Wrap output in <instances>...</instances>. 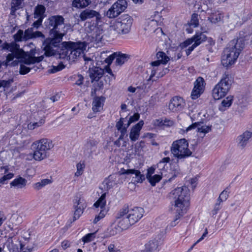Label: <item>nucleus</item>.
<instances>
[{
  "label": "nucleus",
  "instance_id": "nucleus-1",
  "mask_svg": "<svg viewBox=\"0 0 252 252\" xmlns=\"http://www.w3.org/2000/svg\"><path fill=\"white\" fill-rule=\"evenodd\" d=\"M62 39L56 36L45 39L42 43L44 55L50 57L59 54L60 58L74 62L83 54L86 47L84 42H63L60 46Z\"/></svg>",
  "mask_w": 252,
  "mask_h": 252
},
{
  "label": "nucleus",
  "instance_id": "nucleus-2",
  "mask_svg": "<svg viewBox=\"0 0 252 252\" xmlns=\"http://www.w3.org/2000/svg\"><path fill=\"white\" fill-rule=\"evenodd\" d=\"M169 197L173 202L176 213L174 220L170 223L173 227L179 222L178 220L186 213L189 207V189L186 186L177 188L170 193Z\"/></svg>",
  "mask_w": 252,
  "mask_h": 252
},
{
  "label": "nucleus",
  "instance_id": "nucleus-3",
  "mask_svg": "<svg viewBox=\"0 0 252 252\" xmlns=\"http://www.w3.org/2000/svg\"><path fill=\"white\" fill-rule=\"evenodd\" d=\"M250 34L241 31L239 37L229 42L222 56L221 63L224 66L228 67L234 63L250 40Z\"/></svg>",
  "mask_w": 252,
  "mask_h": 252
},
{
  "label": "nucleus",
  "instance_id": "nucleus-4",
  "mask_svg": "<svg viewBox=\"0 0 252 252\" xmlns=\"http://www.w3.org/2000/svg\"><path fill=\"white\" fill-rule=\"evenodd\" d=\"M54 147L52 141L47 138L37 140L32 144L33 150L32 157L36 161H41L49 156V151Z\"/></svg>",
  "mask_w": 252,
  "mask_h": 252
},
{
  "label": "nucleus",
  "instance_id": "nucleus-5",
  "mask_svg": "<svg viewBox=\"0 0 252 252\" xmlns=\"http://www.w3.org/2000/svg\"><path fill=\"white\" fill-rule=\"evenodd\" d=\"M170 149L171 153L177 158L178 162L192 155V152L189 148V143L185 138L174 141Z\"/></svg>",
  "mask_w": 252,
  "mask_h": 252
},
{
  "label": "nucleus",
  "instance_id": "nucleus-6",
  "mask_svg": "<svg viewBox=\"0 0 252 252\" xmlns=\"http://www.w3.org/2000/svg\"><path fill=\"white\" fill-rule=\"evenodd\" d=\"M232 83L231 76L225 73L220 80L215 86L212 90V96L215 99L219 100L224 97L228 93Z\"/></svg>",
  "mask_w": 252,
  "mask_h": 252
},
{
  "label": "nucleus",
  "instance_id": "nucleus-7",
  "mask_svg": "<svg viewBox=\"0 0 252 252\" xmlns=\"http://www.w3.org/2000/svg\"><path fill=\"white\" fill-rule=\"evenodd\" d=\"M48 28L52 36L63 38L66 34L64 31V18L62 16H52L48 18Z\"/></svg>",
  "mask_w": 252,
  "mask_h": 252
},
{
  "label": "nucleus",
  "instance_id": "nucleus-8",
  "mask_svg": "<svg viewBox=\"0 0 252 252\" xmlns=\"http://www.w3.org/2000/svg\"><path fill=\"white\" fill-rule=\"evenodd\" d=\"M133 19L127 14H124L119 18L112 27L119 34H126L130 30Z\"/></svg>",
  "mask_w": 252,
  "mask_h": 252
},
{
  "label": "nucleus",
  "instance_id": "nucleus-9",
  "mask_svg": "<svg viewBox=\"0 0 252 252\" xmlns=\"http://www.w3.org/2000/svg\"><path fill=\"white\" fill-rule=\"evenodd\" d=\"M127 6V3L126 0H118L107 11L105 15L110 19L116 18L124 12Z\"/></svg>",
  "mask_w": 252,
  "mask_h": 252
},
{
  "label": "nucleus",
  "instance_id": "nucleus-10",
  "mask_svg": "<svg viewBox=\"0 0 252 252\" xmlns=\"http://www.w3.org/2000/svg\"><path fill=\"white\" fill-rule=\"evenodd\" d=\"M128 212V206L125 205L120 210L116 217L118 223L123 230L127 229L131 225H133L129 217L126 216V214H127Z\"/></svg>",
  "mask_w": 252,
  "mask_h": 252
},
{
  "label": "nucleus",
  "instance_id": "nucleus-11",
  "mask_svg": "<svg viewBox=\"0 0 252 252\" xmlns=\"http://www.w3.org/2000/svg\"><path fill=\"white\" fill-rule=\"evenodd\" d=\"M43 59V57L42 56L38 57H29L28 58L25 59L24 62V64H21L20 65V74L22 75L26 74L33 69L34 71H36L37 69V67L35 68V66L33 67H28L25 64L31 65L35 63H39Z\"/></svg>",
  "mask_w": 252,
  "mask_h": 252
},
{
  "label": "nucleus",
  "instance_id": "nucleus-12",
  "mask_svg": "<svg viewBox=\"0 0 252 252\" xmlns=\"http://www.w3.org/2000/svg\"><path fill=\"white\" fill-rule=\"evenodd\" d=\"M87 205L85 200L80 197H76L73 201V207L75 211L73 215V221L78 219L82 214Z\"/></svg>",
  "mask_w": 252,
  "mask_h": 252
},
{
  "label": "nucleus",
  "instance_id": "nucleus-13",
  "mask_svg": "<svg viewBox=\"0 0 252 252\" xmlns=\"http://www.w3.org/2000/svg\"><path fill=\"white\" fill-rule=\"evenodd\" d=\"M205 81L202 77H198L194 83V88L191 93V97L193 99L198 98L203 93L205 88Z\"/></svg>",
  "mask_w": 252,
  "mask_h": 252
},
{
  "label": "nucleus",
  "instance_id": "nucleus-14",
  "mask_svg": "<svg viewBox=\"0 0 252 252\" xmlns=\"http://www.w3.org/2000/svg\"><path fill=\"white\" fill-rule=\"evenodd\" d=\"M115 59L116 64L118 65H122L128 60L129 57L126 54L115 52L106 58L105 62L108 65H110Z\"/></svg>",
  "mask_w": 252,
  "mask_h": 252
},
{
  "label": "nucleus",
  "instance_id": "nucleus-15",
  "mask_svg": "<svg viewBox=\"0 0 252 252\" xmlns=\"http://www.w3.org/2000/svg\"><path fill=\"white\" fill-rule=\"evenodd\" d=\"M205 112V111H191V112L189 113V116L192 121L196 120L198 121V122H195L188 126L186 129V132L195 128L198 123H201L202 121L205 120L206 115Z\"/></svg>",
  "mask_w": 252,
  "mask_h": 252
},
{
  "label": "nucleus",
  "instance_id": "nucleus-16",
  "mask_svg": "<svg viewBox=\"0 0 252 252\" xmlns=\"http://www.w3.org/2000/svg\"><path fill=\"white\" fill-rule=\"evenodd\" d=\"M79 17L82 21H85L88 19L95 18L96 24L98 25L101 19L100 14L94 10L86 9L82 11L79 15Z\"/></svg>",
  "mask_w": 252,
  "mask_h": 252
},
{
  "label": "nucleus",
  "instance_id": "nucleus-17",
  "mask_svg": "<svg viewBox=\"0 0 252 252\" xmlns=\"http://www.w3.org/2000/svg\"><path fill=\"white\" fill-rule=\"evenodd\" d=\"M144 211L142 208L135 207L130 210L128 209V212L126 214L133 224L137 222L143 216Z\"/></svg>",
  "mask_w": 252,
  "mask_h": 252
},
{
  "label": "nucleus",
  "instance_id": "nucleus-18",
  "mask_svg": "<svg viewBox=\"0 0 252 252\" xmlns=\"http://www.w3.org/2000/svg\"><path fill=\"white\" fill-rule=\"evenodd\" d=\"M185 104L182 97L176 96L170 100L168 107L170 110H180L184 108Z\"/></svg>",
  "mask_w": 252,
  "mask_h": 252
},
{
  "label": "nucleus",
  "instance_id": "nucleus-19",
  "mask_svg": "<svg viewBox=\"0 0 252 252\" xmlns=\"http://www.w3.org/2000/svg\"><path fill=\"white\" fill-rule=\"evenodd\" d=\"M143 125L144 122L141 120L131 127L129 133V138L131 141L134 142L138 139Z\"/></svg>",
  "mask_w": 252,
  "mask_h": 252
},
{
  "label": "nucleus",
  "instance_id": "nucleus-20",
  "mask_svg": "<svg viewBox=\"0 0 252 252\" xmlns=\"http://www.w3.org/2000/svg\"><path fill=\"white\" fill-rule=\"evenodd\" d=\"M252 136V131L246 130L237 137L238 146L244 149L248 144L249 139Z\"/></svg>",
  "mask_w": 252,
  "mask_h": 252
},
{
  "label": "nucleus",
  "instance_id": "nucleus-21",
  "mask_svg": "<svg viewBox=\"0 0 252 252\" xmlns=\"http://www.w3.org/2000/svg\"><path fill=\"white\" fill-rule=\"evenodd\" d=\"M120 175L133 174L135 175V182L137 183H142L145 180L144 175L141 174V172L135 169H125L121 168L119 171Z\"/></svg>",
  "mask_w": 252,
  "mask_h": 252
},
{
  "label": "nucleus",
  "instance_id": "nucleus-22",
  "mask_svg": "<svg viewBox=\"0 0 252 252\" xmlns=\"http://www.w3.org/2000/svg\"><path fill=\"white\" fill-rule=\"evenodd\" d=\"M34 38H45L44 35L39 31H34V28H30L24 32V40H27Z\"/></svg>",
  "mask_w": 252,
  "mask_h": 252
},
{
  "label": "nucleus",
  "instance_id": "nucleus-23",
  "mask_svg": "<svg viewBox=\"0 0 252 252\" xmlns=\"http://www.w3.org/2000/svg\"><path fill=\"white\" fill-rule=\"evenodd\" d=\"M105 197L106 193H103L98 200L94 204V206L95 208H100L101 210L98 215H99L101 218H103L104 217L107 212V211L105 209L106 205Z\"/></svg>",
  "mask_w": 252,
  "mask_h": 252
},
{
  "label": "nucleus",
  "instance_id": "nucleus-24",
  "mask_svg": "<svg viewBox=\"0 0 252 252\" xmlns=\"http://www.w3.org/2000/svg\"><path fill=\"white\" fill-rule=\"evenodd\" d=\"M97 144V141L94 139H87L83 148L84 153L87 155L91 154L95 151L96 146Z\"/></svg>",
  "mask_w": 252,
  "mask_h": 252
},
{
  "label": "nucleus",
  "instance_id": "nucleus-25",
  "mask_svg": "<svg viewBox=\"0 0 252 252\" xmlns=\"http://www.w3.org/2000/svg\"><path fill=\"white\" fill-rule=\"evenodd\" d=\"M11 53L7 55L6 57V62H10L16 58L18 60H20L22 61L25 55L24 52L19 49L18 47L15 49L13 51H10Z\"/></svg>",
  "mask_w": 252,
  "mask_h": 252
},
{
  "label": "nucleus",
  "instance_id": "nucleus-26",
  "mask_svg": "<svg viewBox=\"0 0 252 252\" xmlns=\"http://www.w3.org/2000/svg\"><path fill=\"white\" fill-rule=\"evenodd\" d=\"M41 112L42 111H40V113H37V115H35L36 122L30 123L28 125V128L29 129H34L35 128L39 127L44 124V116Z\"/></svg>",
  "mask_w": 252,
  "mask_h": 252
},
{
  "label": "nucleus",
  "instance_id": "nucleus-27",
  "mask_svg": "<svg viewBox=\"0 0 252 252\" xmlns=\"http://www.w3.org/2000/svg\"><path fill=\"white\" fill-rule=\"evenodd\" d=\"M170 170L171 173L168 176V179L165 180V182H171L172 179L180 174L181 170L177 162H172L170 164Z\"/></svg>",
  "mask_w": 252,
  "mask_h": 252
},
{
  "label": "nucleus",
  "instance_id": "nucleus-28",
  "mask_svg": "<svg viewBox=\"0 0 252 252\" xmlns=\"http://www.w3.org/2000/svg\"><path fill=\"white\" fill-rule=\"evenodd\" d=\"M151 65V73L150 76V77L148 80H150L152 79V78L156 75V74H158L157 77L159 78L161 77H162L164 74H165L167 71H168V69L166 68L164 69H163L162 72H160L158 73V71L159 70V65H156L155 64H153V62L151 63H150Z\"/></svg>",
  "mask_w": 252,
  "mask_h": 252
},
{
  "label": "nucleus",
  "instance_id": "nucleus-29",
  "mask_svg": "<svg viewBox=\"0 0 252 252\" xmlns=\"http://www.w3.org/2000/svg\"><path fill=\"white\" fill-rule=\"evenodd\" d=\"M156 57L158 60L153 62V64L156 65H160V64H165L169 61V58L163 52H158Z\"/></svg>",
  "mask_w": 252,
  "mask_h": 252
},
{
  "label": "nucleus",
  "instance_id": "nucleus-30",
  "mask_svg": "<svg viewBox=\"0 0 252 252\" xmlns=\"http://www.w3.org/2000/svg\"><path fill=\"white\" fill-rule=\"evenodd\" d=\"M22 222V218L17 214H13L9 221L8 227L11 229H14L15 226H17Z\"/></svg>",
  "mask_w": 252,
  "mask_h": 252
},
{
  "label": "nucleus",
  "instance_id": "nucleus-31",
  "mask_svg": "<svg viewBox=\"0 0 252 252\" xmlns=\"http://www.w3.org/2000/svg\"><path fill=\"white\" fill-rule=\"evenodd\" d=\"M104 73V70L99 67H95L92 70L90 74V77L92 79V82L97 81L102 76Z\"/></svg>",
  "mask_w": 252,
  "mask_h": 252
},
{
  "label": "nucleus",
  "instance_id": "nucleus-32",
  "mask_svg": "<svg viewBox=\"0 0 252 252\" xmlns=\"http://www.w3.org/2000/svg\"><path fill=\"white\" fill-rule=\"evenodd\" d=\"M26 183L27 180L25 179L19 177L12 181L10 185L11 187H13L16 189H22L26 186Z\"/></svg>",
  "mask_w": 252,
  "mask_h": 252
},
{
  "label": "nucleus",
  "instance_id": "nucleus-33",
  "mask_svg": "<svg viewBox=\"0 0 252 252\" xmlns=\"http://www.w3.org/2000/svg\"><path fill=\"white\" fill-rule=\"evenodd\" d=\"M122 231L123 230L118 223L116 224L115 222H113L108 228L107 233L109 236H113L121 233Z\"/></svg>",
  "mask_w": 252,
  "mask_h": 252
},
{
  "label": "nucleus",
  "instance_id": "nucleus-34",
  "mask_svg": "<svg viewBox=\"0 0 252 252\" xmlns=\"http://www.w3.org/2000/svg\"><path fill=\"white\" fill-rule=\"evenodd\" d=\"M46 8L41 4H38L35 7L34 12V17L44 19Z\"/></svg>",
  "mask_w": 252,
  "mask_h": 252
},
{
  "label": "nucleus",
  "instance_id": "nucleus-35",
  "mask_svg": "<svg viewBox=\"0 0 252 252\" xmlns=\"http://www.w3.org/2000/svg\"><path fill=\"white\" fill-rule=\"evenodd\" d=\"M192 37L194 42V44L197 46L205 41L207 39V36L203 32H197Z\"/></svg>",
  "mask_w": 252,
  "mask_h": 252
},
{
  "label": "nucleus",
  "instance_id": "nucleus-36",
  "mask_svg": "<svg viewBox=\"0 0 252 252\" xmlns=\"http://www.w3.org/2000/svg\"><path fill=\"white\" fill-rule=\"evenodd\" d=\"M9 250L10 252H31L32 251V249L31 248L28 249L27 251H24L23 247L20 243L9 245Z\"/></svg>",
  "mask_w": 252,
  "mask_h": 252
},
{
  "label": "nucleus",
  "instance_id": "nucleus-37",
  "mask_svg": "<svg viewBox=\"0 0 252 252\" xmlns=\"http://www.w3.org/2000/svg\"><path fill=\"white\" fill-rule=\"evenodd\" d=\"M91 0H74L72 6L77 8H84L91 4Z\"/></svg>",
  "mask_w": 252,
  "mask_h": 252
},
{
  "label": "nucleus",
  "instance_id": "nucleus-38",
  "mask_svg": "<svg viewBox=\"0 0 252 252\" xmlns=\"http://www.w3.org/2000/svg\"><path fill=\"white\" fill-rule=\"evenodd\" d=\"M104 102V98L103 96L95 97L93 102V110L99 109L103 104Z\"/></svg>",
  "mask_w": 252,
  "mask_h": 252
},
{
  "label": "nucleus",
  "instance_id": "nucleus-39",
  "mask_svg": "<svg viewBox=\"0 0 252 252\" xmlns=\"http://www.w3.org/2000/svg\"><path fill=\"white\" fill-rule=\"evenodd\" d=\"M103 185L107 190L112 188L116 184L114 177L110 175L107 178L103 181Z\"/></svg>",
  "mask_w": 252,
  "mask_h": 252
},
{
  "label": "nucleus",
  "instance_id": "nucleus-40",
  "mask_svg": "<svg viewBox=\"0 0 252 252\" xmlns=\"http://www.w3.org/2000/svg\"><path fill=\"white\" fill-rule=\"evenodd\" d=\"M60 99V95L59 94H56L54 95L51 96L50 97H48L45 99L44 100V105L46 108L49 107L48 105H51L55 101H57L59 100Z\"/></svg>",
  "mask_w": 252,
  "mask_h": 252
},
{
  "label": "nucleus",
  "instance_id": "nucleus-41",
  "mask_svg": "<svg viewBox=\"0 0 252 252\" xmlns=\"http://www.w3.org/2000/svg\"><path fill=\"white\" fill-rule=\"evenodd\" d=\"M94 29H96L95 34V39L98 41H101L103 37L102 33L103 31L102 28L100 25L99 26V27L97 28H96L95 26H92L90 27L91 30H94Z\"/></svg>",
  "mask_w": 252,
  "mask_h": 252
},
{
  "label": "nucleus",
  "instance_id": "nucleus-42",
  "mask_svg": "<svg viewBox=\"0 0 252 252\" xmlns=\"http://www.w3.org/2000/svg\"><path fill=\"white\" fill-rule=\"evenodd\" d=\"M24 0H12L11 2V14H14L15 12L22 7V3Z\"/></svg>",
  "mask_w": 252,
  "mask_h": 252
},
{
  "label": "nucleus",
  "instance_id": "nucleus-43",
  "mask_svg": "<svg viewBox=\"0 0 252 252\" xmlns=\"http://www.w3.org/2000/svg\"><path fill=\"white\" fill-rule=\"evenodd\" d=\"M153 124L155 126H161L162 125L170 126L172 125L173 123L172 121L167 120L166 119L164 120L162 119H159L154 120Z\"/></svg>",
  "mask_w": 252,
  "mask_h": 252
},
{
  "label": "nucleus",
  "instance_id": "nucleus-44",
  "mask_svg": "<svg viewBox=\"0 0 252 252\" xmlns=\"http://www.w3.org/2000/svg\"><path fill=\"white\" fill-rule=\"evenodd\" d=\"M160 18V13L158 11H154L153 15H151V24L154 26H157Z\"/></svg>",
  "mask_w": 252,
  "mask_h": 252
},
{
  "label": "nucleus",
  "instance_id": "nucleus-45",
  "mask_svg": "<svg viewBox=\"0 0 252 252\" xmlns=\"http://www.w3.org/2000/svg\"><path fill=\"white\" fill-rule=\"evenodd\" d=\"M229 189L228 188H226L224 189L220 194L217 201L220 203H222L227 200L229 196Z\"/></svg>",
  "mask_w": 252,
  "mask_h": 252
},
{
  "label": "nucleus",
  "instance_id": "nucleus-46",
  "mask_svg": "<svg viewBox=\"0 0 252 252\" xmlns=\"http://www.w3.org/2000/svg\"><path fill=\"white\" fill-rule=\"evenodd\" d=\"M162 175L163 173H161V175L156 174L148 178L147 179L152 186H155L156 183L160 181Z\"/></svg>",
  "mask_w": 252,
  "mask_h": 252
},
{
  "label": "nucleus",
  "instance_id": "nucleus-47",
  "mask_svg": "<svg viewBox=\"0 0 252 252\" xmlns=\"http://www.w3.org/2000/svg\"><path fill=\"white\" fill-rule=\"evenodd\" d=\"M2 49L7 50L9 51H13L15 49L18 48V45L14 43H4L1 45Z\"/></svg>",
  "mask_w": 252,
  "mask_h": 252
},
{
  "label": "nucleus",
  "instance_id": "nucleus-48",
  "mask_svg": "<svg viewBox=\"0 0 252 252\" xmlns=\"http://www.w3.org/2000/svg\"><path fill=\"white\" fill-rule=\"evenodd\" d=\"M189 24L190 26L194 28L197 27L198 26V15L197 14L193 13L192 14Z\"/></svg>",
  "mask_w": 252,
  "mask_h": 252
},
{
  "label": "nucleus",
  "instance_id": "nucleus-49",
  "mask_svg": "<svg viewBox=\"0 0 252 252\" xmlns=\"http://www.w3.org/2000/svg\"><path fill=\"white\" fill-rule=\"evenodd\" d=\"M233 96H229L224 99L221 102V105L224 108H228L230 107L232 102Z\"/></svg>",
  "mask_w": 252,
  "mask_h": 252
},
{
  "label": "nucleus",
  "instance_id": "nucleus-50",
  "mask_svg": "<svg viewBox=\"0 0 252 252\" xmlns=\"http://www.w3.org/2000/svg\"><path fill=\"white\" fill-rule=\"evenodd\" d=\"M95 233H88L82 238L83 242L85 243H89L94 240L95 238Z\"/></svg>",
  "mask_w": 252,
  "mask_h": 252
},
{
  "label": "nucleus",
  "instance_id": "nucleus-51",
  "mask_svg": "<svg viewBox=\"0 0 252 252\" xmlns=\"http://www.w3.org/2000/svg\"><path fill=\"white\" fill-rule=\"evenodd\" d=\"M220 204L221 203L217 201V202L214 205L213 209L211 211V214L213 217H215V216H216L218 214L219 211L220 209Z\"/></svg>",
  "mask_w": 252,
  "mask_h": 252
},
{
  "label": "nucleus",
  "instance_id": "nucleus-52",
  "mask_svg": "<svg viewBox=\"0 0 252 252\" xmlns=\"http://www.w3.org/2000/svg\"><path fill=\"white\" fill-rule=\"evenodd\" d=\"M24 33L23 31L21 30H19L17 33L14 34V37L16 41H21L22 39H24Z\"/></svg>",
  "mask_w": 252,
  "mask_h": 252
},
{
  "label": "nucleus",
  "instance_id": "nucleus-53",
  "mask_svg": "<svg viewBox=\"0 0 252 252\" xmlns=\"http://www.w3.org/2000/svg\"><path fill=\"white\" fill-rule=\"evenodd\" d=\"M126 122V119L121 118L120 120L117 123L116 127L118 130L123 129L124 126H126V125L125 124V122Z\"/></svg>",
  "mask_w": 252,
  "mask_h": 252
},
{
  "label": "nucleus",
  "instance_id": "nucleus-54",
  "mask_svg": "<svg viewBox=\"0 0 252 252\" xmlns=\"http://www.w3.org/2000/svg\"><path fill=\"white\" fill-rule=\"evenodd\" d=\"M211 127L207 126H203L197 128V131L199 133L205 134L209 132L211 130Z\"/></svg>",
  "mask_w": 252,
  "mask_h": 252
},
{
  "label": "nucleus",
  "instance_id": "nucleus-55",
  "mask_svg": "<svg viewBox=\"0 0 252 252\" xmlns=\"http://www.w3.org/2000/svg\"><path fill=\"white\" fill-rule=\"evenodd\" d=\"M139 119V115L138 113H135L133 116H130L127 122V127L130 125L131 123L137 121Z\"/></svg>",
  "mask_w": 252,
  "mask_h": 252
},
{
  "label": "nucleus",
  "instance_id": "nucleus-56",
  "mask_svg": "<svg viewBox=\"0 0 252 252\" xmlns=\"http://www.w3.org/2000/svg\"><path fill=\"white\" fill-rule=\"evenodd\" d=\"M74 78L76 80L75 84L78 86H81L83 83L84 77L81 74L75 75Z\"/></svg>",
  "mask_w": 252,
  "mask_h": 252
},
{
  "label": "nucleus",
  "instance_id": "nucleus-57",
  "mask_svg": "<svg viewBox=\"0 0 252 252\" xmlns=\"http://www.w3.org/2000/svg\"><path fill=\"white\" fill-rule=\"evenodd\" d=\"M194 42L193 37H192L190 38H189L186 40L185 41L181 44L180 46L182 48H186L188 46Z\"/></svg>",
  "mask_w": 252,
  "mask_h": 252
},
{
  "label": "nucleus",
  "instance_id": "nucleus-58",
  "mask_svg": "<svg viewBox=\"0 0 252 252\" xmlns=\"http://www.w3.org/2000/svg\"><path fill=\"white\" fill-rule=\"evenodd\" d=\"M13 174L12 173H9L4 176H3L2 177H1L0 179V183L1 184H4V182L6 180H9L11 179L13 177Z\"/></svg>",
  "mask_w": 252,
  "mask_h": 252
},
{
  "label": "nucleus",
  "instance_id": "nucleus-59",
  "mask_svg": "<svg viewBox=\"0 0 252 252\" xmlns=\"http://www.w3.org/2000/svg\"><path fill=\"white\" fill-rule=\"evenodd\" d=\"M127 127H127V126H124V128L118 130L121 133V134L119 137V140H123L125 136H127V134H126V129Z\"/></svg>",
  "mask_w": 252,
  "mask_h": 252
},
{
  "label": "nucleus",
  "instance_id": "nucleus-60",
  "mask_svg": "<svg viewBox=\"0 0 252 252\" xmlns=\"http://www.w3.org/2000/svg\"><path fill=\"white\" fill-rule=\"evenodd\" d=\"M109 252H120V250L116 248L114 244H110L108 247Z\"/></svg>",
  "mask_w": 252,
  "mask_h": 252
},
{
  "label": "nucleus",
  "instance_id": "nucleus-61",
  "mask_svg": "<svg viewBox=\"0 0 252 252\" xmlns=\"http://www.w3.org/2000/svg\"><path fill=\"white\" fill-rule=\"evenodd\" d=\"M36 18L37 20L33 23L32 26L33 27V28H36L37 29L41 25L43 19L39 18Z\"/></svg>",
  "mask_w": 252,
  "mask_h": 252
},
{
  "label": "nucleus",
  "instance_id": "nucleus-62",
  "mask_svg": "<svg viewBox=\"0 0 252 252\" xmlns=\"http://www.w3.org/2000/svg\"><path fill=\"white\" fill-rule=\"evenodd\" d=\"M155 169L153 167H151L150 168H148L147 170V173L146 174L147 179L153 176V174L155 173Z\"/></svg>",
  "mask_w": 252,
  "mask_h": 252
},
{
  "label": "nucleus",
  "instance_id": "nucleus-63",
  "mask_svg": "<svg viewBox=\"0 0 252 252\" xmlns=\"http://www.w3.org/2000/svg\"><path fill=\"white\" fill-rule=\"evenodd\" d=\"M64 67V66L63 64H60L59 66H53V68L52 69V71H51V73H55L57 71H59L60 70H61L63 69Z\"/></svg>",
  "mask_w": 252,
  "mask_h": 252
},
{
  "label": "nucleus",
  "instance_id": "nucleus-64",
  "mask_svg": "<svg viewBox=\"0 0 252 252\" xmlns=\"http://www.w3.org/2000/svg\"><path fill=\"white\" fill-rule=\"evenodd\" d=\"M170 161V158L169 157H165L163 158L158 163V166H161L163 163H167L169 162Z\"/></svg>",
  "mask_w": 252,
  "mask_h": 252
}]
</instances>
